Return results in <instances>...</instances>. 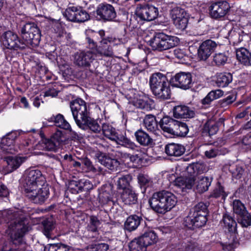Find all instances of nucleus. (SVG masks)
<instances>
[{
  "mask_svg": "<svg viewBox=\"0 0 251 251\" xmlns=\"http://www.w3.org/2000/svg\"><path fill=\"white\" fill-rule=\"evenodd\" d=\"M30 229L29 221L25 216L17 219L8 227L7 241L4 242L0 251H26L25 235Z\"/></svg>",
  "mask_w": 251,
  "mask_h": 251,
  "instance_id": "obj_1",
  "label": "nucleus"
},
{
  "mask_svg": "<svg viewBox=\"0 0 251 251\" xmlns=\"http://www.w3.org/2000/svg\"><path fill=\"white\" fill-rule=\"evenodd\" d=\"M70 107L76 125L83 130H90L94 133H100L101 126L99 122L101 120L94 119L90 116L89 104L80 98L72 100Z\"/></svg>",
  "mask_w": 251,
  "mask_h": 251,
  "instance_id": "obj_2",
  "label": "nucleus"
},
{
  "mask_svg": "<svg viewBox=\"0 0 251 251\" xmlns=\"http://www.w3.org/2000/svg\"><path fill=\"white\" fill-rule=\"evenodd\" d=\"M209 203L199 202L191 207L187 215L183 218V227L192 231L200 229L204 227L209 216Z\"/></svg>",
  "mask_w": 251,
  "mask_h": 251,
  "instance_id": "obj_3",
  "label": "nucleus"
},
{
  "mask_svg": "<svg viewBox=\"0 0 251 251\" xmlns=\"http://www.w3.org/2000/svg\"><path fill=\"white\" fill-rule=\"evenodd\" d=\"M220 224L228 240L224 243L221 242L220 245L224 251H232L240 245L237 222L234 215L227 211L223 212Z\"/></svg>",
  "mask_w": 251,
  "mask_h": 251,
  "instance_id": "obj_4",
  "label": "nucleus"
},
{
  "mask_svg": "<svg viewBox=\"0 0 251 251\" xmlns=\"http://www.w3.org/2000/svg\"><path fill=\"white\" fill-rule=\"evenodd\" d=\"M176 197L172 192L162 190L153 193L148 200L151 208L158 214H165L176 205Z\"/></svg>",
  "mask_w": 251,
  "mask_h": 251,
  "instance_id": "obj_5",
  "label": "nucleus"
},
{
  "mask_svg": "<svg viewBox=\"0 0 251 251\" xmlns=\"http://www.w3.org/2000/svg\"><path fill=\"white\" fill-rule=\"evenodd\" d=\"M17 29L26 46L36 48L39 45L41 32L36 23L22 21L18 24Z\"/></svg>",
  "mask_w": 251,
  "mask_h": 251,
  "instance_id": "obj_6",
  "label": "nucleus"
},
{
  "mask_svg": "<svg viewBox=\"0 0 251 251\" xmlns=\"http://www.w3.org/2000/svg\"><path fill=\"white\" fill-rule=\"evenodd\" d=\"M150 85L152 94L157 99L161 100L170 99L171 84L165 75L160 72L153 74L150 78Z\"/></svg>",
  "mask_w": 251,
  "mask_h": 251,
  "instance_id": "obj_7",
  "label": "nucleus"
},
{
  "mask_svg": "<svg viewBox=\"0 0 251 251\" xmlns=\"http://www.w3.org/2000/svg\"><path fill=\"white\" fill-rule=\"evenodd\" d=\"M180 42L179 38L175 36L168 35L163 32H154L148 44L153 50L162 51L177 46Z\"/></svg>",
  "mask_w": 251,
  "mask_h": 251,
  "instance_id": "obj_8",
  "label": "nucleus"
},
{
  "mask_svg": "<svg viewBox=\"0 0 251 251\" xmlns=\"http://www.w3.org/2000/svg\"><path fill=\"white\" fill-rule=\"evenodd\" d=\"M42 147L46 151H56L58 148L67 140V137L64 131L60 129L56 131L50 138L46 137L43 133H40Z\"/></svg>",
  "mask_w": 251,
  "mask_h": 251,
  "instance_id": "obj_9",
  "label": "nucleus"
},
{
  "mask_svg": "<svg viewBox=\"0 0 251 251\" xmlns=\"http://www.w3.org/2000/svg\"><path fill=\"white\" fill-rule=\"evenodd\" d=\"M47 183L46 177L39 170H31L26 173L23 190L43 187Z\"/></svg>",
  "mask_w": 251,
  "mask_h": 251,
  "instance_id": "obj_10",
  "label": "nucleus"
},
{
  "mask_svg": "<svg viewBox=\"0 0 251 251\" xmlns=\"http://www.w3.org/2000/svg\"><path fill=\"white\" fill-rule=\"evenodd\" d=\"M63 15L67 20L75 23H83L90 19V14L80 6L69 5Z\"/></svg>",
  "mask_w": 251,
  "mask_h": 251,
  "instance_id": "obj_11",
  "label": "nucleus"
},
{
  "mask_svg": "<svg viewBox=\"0 0 251 251\" xmlns=\"http://www.w3.org/2000/svg\"><path fill=\"white\" fill-rule=\"evenodd\" d=\"M94 15L97 21L106 23L114 21L117 15L113 6L104 2L98 5Z\"/></svg>",
  "mask_w": 251,
  "mask_h": 251,
  "instance_id": "obj_12",
  "label": "nucleus"
},
{
  "mask_svg": "<svg viewBox=\"0 0 251 251\" xmlns=\"http://www.w3.org/2000/svg\"><path fill=\"white\" fill-rule=\"evenodd\" d=\"M3 45L7 49L23 51L26 48V43L16 33L8 30L4 32L2 36Z\"/></svg>",
  "mask_w": 251,
  "mask_h": 251,
  "instance_id": "obj_13",
  "label": "nucleus"
},
{
  "mask_svg": "<svg viewBox=\"0 0 251 251\" xmlns=\"http://www.w3.org/2000/svg\"><path fill=\"white\" fill-rule=\"evenodd\" d=\"M23 191L25 197H26L30 201L35 204H43L48 199L50 195V190L48 184H45V186L43 187Z\"/></svg>",
  "mask_w": 251,
  "mask_h": 251,
  "instance_id": "obj_14",
  "label": "nucleus"
},
{
  "mask_svg": "<svg viewBox=\"0 0 251 251\" xmlns=\"http://www.w3.org/2000/svg\"><path fill=\"white\" fill-rule=\"evenodd\" d=\"M49 121L54 123L56 126L61 129L60 130L65 132V135L68 137L67 140L69 138L74 141L78 140V134L72 129L70 124L65 120L62 114L59 113L55 116L53 115L50 117Z\"/></svg>",
  "mask_w": 251,
  "mask_h": 251,
  "instance_id": "obj_15",
  "label": "nucleus"
},
{
  "mask_svg": "<svg viewBox=\"0 0 251 251\" xmlns=\"http://www.w3.org/2000/svg\"><path fill=\"white\" fill-rule=\"evenodd\" d=\"M171 15L173 23L176 28L181 30H184L186 28L189 14L185 9L178 6L175 7L171 10Z\"/></svg>",
  "mask_w": 251,
  "mask_h": 251,
  "instance_id": "obj_16",
  "label": "nucleus"
},
{
  "mask_svg": "<svg viewBox=\"0 0 251 251\" xmlns=\"http://www.w3.org/2000/svg\"><path fill=\"white\" fill-rule=\"evenodd\" d=\"M230 6L226 0H218L211 3L209 7V15L214 19L225 17L229 12Z\"/></svg>",
  "mask_w": 251,
  "mask_h": 251,
  "instance_id": "obj_17",
  "label": "nucleus"
},
{
  "mask_svg": "<svg viewBox=\"0 0 251 251\" xmlns=\"http://www.w3.org/2000/svg\"><path fill=\"white\" fill-rule=\"evenodd\" d=\"M137 18L141 21H151L158 15V8L149 3L140 4L136 11Z\"/></svg>",
  "mask_w": 251,
  "mask_h": 251,
  "instance_id": "obj_18",
  "label": "nucleus"
},
{
  "mask_svg": "<svg viewBox=\"0 0 251 251\" xmlns=\"http://www.w3.org/2000/svg\"><path fill=\"white\" fill-rule=\"evenodd\" d=\"M170 82L173 87L188 89L193 85L192 75L190 73L179 72L171 77Z\"/></svg>",
  "mask_w": 251,
  "mask_h": 251,
  "instance_id": "obj_19",
  "label": "nucleus"
},
{
  "mask_svg": "<svg viewBox=\"0 0 251 251\" xmlns=\"http://www.w3.org/2000/svg\"><path fill=\"white\" fill-rule=\"evenodd\" d=\"M225 119L220 118L217 122L208 120L203 125L201 130V135L203 138L211 137L217 133L219 130V126L224 125Z\"/></svg>",
  "mask_w": 251,
  "mask_h": 251,
  "instance_id": "obj_20",
  "label": "nucleus"
},
{
  "mask_svg": "<svg viewBox=\"0 0 251 251\" xmlns=\"http://www.w3.org/2000/svg\"><path fill=\"white\" fill-rule=\"evenodd\" d=\"M217 47V43L211 39L203 41L198 50V58L201 60L205 61L214 52Z\"/></svg>",
  "mask_w": 251,
  "mask_h": 251,
  "instance_id": "obj_21",
  "label": "nucleus"
},
{
  "mask_svg": "<svg viewBox=\"0 0 251 251\" xmlns=\"http://www.w3.org/2000/svg\"><path fill=\"white\" fill-rule=\"evenodd\" d=\"M96 156L99 162L103 166L112 171H116L120 165L118 159L112 158L109 153L98 151Z\"/></svg>",
  "mask_w": 251,
  "mask_h": 251,
  "instance_id": "obj_22",
  "label": "nucleus"
},
{
  "mask_svg": "<svg viewBox=\"0 0 251 251\" xmlns=\"http://www.w3.org/2000/svg\"><path fill=\"white\" fill-rule=\"evenodd\" d=\"M204 171L205 167L202 163H197L190 165L187 168V171L191 174H193V176L186 177L184 189H191L194 186L196 180L194 176L203 173Z\"/></svg>",
  "mask_w": 251,
  "mask_h": 251,
  "instance_id": "obj_23",
  "label": "nucleus"
},
{
  "mask_svg": "<svg viewBox=\"0 0 251 251\" xmlns=\"http://www.w3.org/2000/svg\"><path fill=\"white\" fill-rule=\"evenodd\" d=\"M133 105L137 108L149 111L154 108V100L148 95H139L132 101Z\"/></svg>",
  "mask_w": 251,
  "mask_h": 251,
  "instance_id": "obj_24",
  "label": "nucleus"
},
{
  "mask_svg": "<svg viewBox=\"0 0 251 251\" xmlns=\"http://www.w3.org/2000/svg\"><path fill=\"white\" fill-rule=\"evenodd\" d=\"M143 214L137 211L128 216L124 223V229L129 232L135 230L143 222Z\"/></svg>",
  "mask_w": 251,
  "mask_h": 251,
  "instance_id": "obj_25",
  "label": "nucleus"
},
{
  "mask_svg": "<svg viewBox=\"0 0 251 251\" xmlns=\"http://www.w3.org/2000/svg\"><path fill=\"white\" fill-rule=\"evenodd\" d=\"M95 55L91 51H82L75 54V62L78 66L87 68L95 60Z\"/></svg>",
  "mask_w": 251,
  "mask_h": 251,
  "instance_id": "obj_26",
  "label": "nucleus"
},
{
  "mask_svg": "<svg viewBox=\"0 0 251 251\" xmlns=\"http://www.w3.org/2000/svg\"><path fill=\"white\" fill-rule=\"evenodd\" d=\"M120 200L126 205L132 206L138 204V194L133 188L120 191Z\"/></svg>",
  "mask_w": 251,
  "mask_h": 251,
  "instance_id": "obj_27",
  "label": "nucleus"
},
{
  "mask_svg": "<svg viewBox=\"0 0 251 251\" xmlns=\"http://www.w3.org/2000/svg\"><path fill=\"white\" fill-rule=\"evenodd\" d=\"M233 80L232 74L229 72L217 73L213 77L214 84L218 87L225 88L229 85Z\"/></svg>",
  "mask_w": 251,
  "mask_h": 251,
  "instance_id": "obj_28",
  "label": "nucleus"
},
{
  "mask_svg": "<svg viewBox=\"0 0 251 251\" xmlns=\"http://www.w3.org/2000/svg\"><path fill=\"white\" fill-rule=\"evenodd\" d=\"M98 200L99 203L104 205L112 203L113 204V193L110 186L103 185L98 189Z\"/></svg>",
  "mask_w": 251,
  "mask_h": 251,
  "instance_id": "obj_29",
  "label": "nucleus"
},
{
  "mask_svg": "<svg viewBox=\"0 0 251 251\" xmlns=\"http://www.w3.org/2000/svg\"><path fill=\"white\" fill-rule=\"evenodd\" d=\"M173 116L176 119H187L193 118L195 115L194 110L185 105H178L173 109Z\"/></svg>",
  "mask_w": 251,
  "mask_h": 251,
  "instance_id": "obj_30",
  "label": "nucleus"
},
{
  "mask_svg": "<svg viewBox=\"0 0 251 251\" xmlns=\"http://www.w3.org/2000/svg\"><path fill=\"white\" fill-rule=\"evenodd\" d=\"M143 233L139 236V238L147 247L157 243L158 237L154 230L151 228H147L143 230Z\"/></svg>",
  "mask_w": 251,
  "mask_h": 251,
  "instance_id": "obj_31",
  "label": "nucleus"
},
{
  "mask_svg": "<svg viewBox=\"0 0 251 251\" xmlns=\"http://www.w3.org/2000/svg\"><path fill=\"white\" fill-rule=\"evenodd\" d=\"M185 150L183 145L175 143H168L165 147V152L171 156H180L184 154Z\"/></svg>",
  "mask_w": 251,
  "mask_h": 251,
  "instance_id": "obj_32",
  "label": "nucleus"
},
{
  "mask_svg": "<svg viewBox=\"0 0 251 251\" xmlns=\"http://www.w3.org/2000/svg\"><path fill=\"white\" fill-rule=\"evenodd\" d=\"M224 94V92L221 89L212 90L203 99L201 100V103L204 108H209L212 101L222 97Z\"/></svg>",
  "mask_w": 251,
  "mask_h": 251,
  "instance_id": "obj_33",
  "label": "nucleus"
},
{
  "mask_svg": "<svg viewBox=\"0 0 251 251\" xmlns=\"http://www.w3.org/2000/svg\"><path fill=\"white\" fill-rule=\"evenodd\" d=\"M112 141L116 142L119 145L131 150H135L138 147L134 142L126 137V133L123 134L122 133L117 132L116 136L112 138Z\"/></svg>",
  "mask_w": 251,
  "mask_h": 251,
  "instance_id": "obj_34",
  "label": "nucleus"
},
{
  "mask_svg": "<svg viewBox=\"0 0 251 251\" xmlns=\"http://www.w3.org/2000/svg\"><path fill=\"white\" fill-rule=\"evenodd\" d=\"M132 176L129 174L122 175L118 177V180L115 183L117 189L120 191H124L127 189L133 188L130 183L132 180Z\"/></svg>",
  "mask_w": 251,
  "mask_h": 251,
  "instance_id": "obj_35",
  "label": "nucleus"
},
{
  "mask_svg": "<svg viewBox=\"0 0 251 251\" xmlns=\"http://www.w3.org/2000/svg\"><path fill=\"white\" fill-rule=\"evenodd\" d=\"M88 184L89 185L90 183L89 181L87 180L82 179L77 181L72 180L69 182V187L72 193L77 194L89 190V188L86 187Z\"/></svg>",
  "mask_w": 251,
  "mask_h": 251,
  "instance_id": "obj_36",
  "label": "nucleus"
},
{
  "mask_svg": "<svg viewBox=\"0 0 251 251\" xmlns=\"http://www.w3.org/2000/svg\"><path fill=\"white\" fill-rule=\"evenodd\" d=\"M176 120L168 116H165L159 121L160 129L165 133L171 135Z\"/></svg>",
  "mask_w": 251,
  "mask_h": 251,
  "instance_id": "obj_37",
  "label": "nucleus"
},
{
  "mask_svg": "<svg viewBox=\"0 0 251 251\" xmlns=\"http://www.w3.org/2000/svg\"><path fill=\"white\" fill-rule=\"evenodd\" d=\"M129 160L132 163V167L134 168H140L145 165L147 159L146 154L141 151H137L136 153L131 155L129 154Z\"/></svg>",
  "mask_w": 251,
  "mask_h": 251,
  "instance_id": "obj_38",
  "label": "nucleus"
},
{
  "mask_svg": "<svg viewBox=\"0 0 251 251\" xmlns=\"http://www.w3.org/2000/svg\"><path fill=\"white\" fill-rule=\"evenodd\" d=\"M189 131V128L186 123L176 120V123H175L171 135L174 137L184 138L187 136Z\"/></svg>",
  "mask_w": 251,
  "mask_h": 251,
  "instance_id": "obj_39",
  "label": "nucleus"
},
{
  "mask_svg": "<svg viewBox=\"0 0 251 251\" xmlns=\"http://www.w3.org/2000/svg\"><path fill=\"white\" fill-rule=\"evenodd\" d=\"M134 136L138 143L144 146H152L154 143L153 139L145 131L140 129L134 133Z\"/></svg>",
  "mask_w": 251,
  "mask_h": 251,
  "instance_id": "obj_40",
  "label": "nucleus"
},
{
  "mask_svg": "<svg viewBox=\"0 0 251 251\" xmlns=\"http://www.w3.org/2000/svg\"><path fill=\"white\" fill-rule=\"evenodd\" d=\"M144 124L147 129L152 133H157L159 130V121L156 117L151 114L147 115L144 119Z\"/></svg>",
  "mask_w": 251,
  "mask_h": 251,
  "instance_id": "obj_41",
  "label": "nucleus"
},
{
  "mask_svg": "<svg viewBox=\"0 0 251 251\" xmlns=\"http://www.w3.org/2000/svg\"><path fill=\"white\" fill-rule=\"evenodd\" d=\"M237 59L241 64L245 66L251 65V52L245 48H240L236 50Z\"/></svg>",
  "mask_w": 251,
  "mask_h": 251,
  "instance_id": "obj_42",
  "label": "nucleus"
},
{
  "mask_svg": "<svg viewBox=\"0 0 251 251\" xmlns=\"http://www.w3.org/2000/svg\"><path fill=\"white\" fill-rule=\"evenodd\" d=\"M85 32L98 44L100 45L106 44V37H105V32L103 29H100L99 31H96L92 29L86 30Z\"/></svg>",
  "mask_w": 251,
  "mask_h": 251,
  "instance_id": "obj_43",
  "label": "nucleus"
},
{
  "mask_svg": "<svg viewBox=\"0 0 251 251\" xmlns=\"http://www.w3.org/2000/svg\"><path fill=\"white\" fill-rule=\"evenodd\" d=\"M213 178L212 177L204 176L199 179L196 186V190L200 194H202L208 190L211 185Z\"/></svg>",
  "mask_w": 251,
  "mask_h": 251,
  "instance_id": "obj_44",
  "label": "nucleus"
},
{
  "mask_svg": "<svg viewBox=\"0 0 251 251\" xmlns=\"http://www.w3.org/2000/svg\"><path fill=\"white\" fill-rule=\"evenodd\" d=\"M228 58L227 52L215 53L213 56V60L211 62L212 65L218 67L223 66L227 63Z\"/></svg>",
  "mask_w": 251,
  "mask_h": 251,
  "instance_id": "obj_45",
  "label": "nucleus"
},
{
  "mask_svg": "<svg viewBox=\"0 0 251 251\" xmlns=\"http://www.w3.org/2000/svg\"><path fill=\"white\" fill-rule=\"evenodd\" d=\"M6 160L7 163V169L9 173H12L17 170L23 162L22 158L17 156H7Z\"/></svg>",
  "mask_w": 251,
  "mask_h": 251,
  "instance_id": "obj_46",
  "label": "nucleus"
},
{
  "mask_svg": "<svg viewBox=\"0 0 251 251\" xmlns=\"http://www.w3.org/2000/svg\"><path fill=\"white\" fill-rule=\"evenodd\" d=\"M228 195V194L225 191V187L220 182H217V186L211 192L209 195V198L218 199L221 198V201H225Z\"/></svg>",
  "mask_w": 251,
  "mask_h": 251,
  "instance_id": "obj_47",
  "label": "nucleus"
},
{
  "mask_svg": "<svg viewBox=\"0 0 251 251\" xmlns=\"http://www.w3.org/2000/svg\"><path fill=\"white\" fill-rule=\"evenodd\" d=\"M236 219L237 223L243 228L251 226V213L248 211L236 216Z\"/></svg>",
  "mask_w": 251,
  "mask_h": 251,
  "instance_id": "obj_48",
  "label": "nucleus"
},
{
  "mask_svg": "<svg viewBox=\"0 0 251 251\" xmlns=\"http://www.w3.org/2000/svg\"><path fill=\"white\" fill-rule=\"evenodd\" d=\"M138 183L141 189V192L146 193L148 188L152 185V181L148 176L142 174H139L137 176Z\"/></svg>",
  "mask_w": 251,
  "mask_h": 251,
  "instance_id": "obj_49",
  "label": "nucleus"
},
{
  "mask_svg": "<svg viewBox=\"0 0 251 251\" xmlns=\"http://www.w3.org/2000/svg\"><path fill=\"white\" fill-rule=\"evenodd\" d=\"M101 222L99 217L96 215H92L89 216V223L87 225V229L88 231L95 234L98 232V227Z\"/></svg>",
  "mask_w": 251,
  "mask_h": 251,
  "instance_id": "obj_50",
  "label": "nucleus"
},
{
  "mask_svg": "<svg viewBox=\"0 0 251 251\" xmlns=\"http://www.w3.org/2000/svg\"><path fill=\"white\" fill-rule=\"evenodd\" d=\"M130 251H147V247L138 237L134 238L129 244Z\"/></svg>",
  "mask_w": 251,
  "mask_h": 251,
  "instance_id": "obj_51",
  "label": "nucleus"
},
{
  "mask_svg": "<svg viewBox=\"0 0 251 251\" xmlns=\"http://www.w3.org/2000/svg\"><path fill=\"white\" fill-rule=\"evenodd\" d=\"M101 131L106 138L111 141L112 138L114 137L117 133L116 129L109 124H103L101 126Z\"/></svg>",
  "mask_w": 251,
  "mask_h": 251,
  "instance_id": "obj_52",
  "label": "nucleus"
},
{
  "mask_svg": "<svg viewBox=\"0 0 251 251\" xmlns=\"http://www.w3.org/2000/svg\"><path fill=\"white\" fill-rule=\"evenodd\" d=\"M96 54H100L106 57H112L114 55L113 51L110 44L100 45L98 49Z\"/></svg>",
  "mask_w": 251,
  "mask_h": 251,
  "instance_id": "obj_53",
  "label": "nucleus"
},
{
  "mask_svg": "<svg viewBox=\"0 0 251 251\" xmlns=\"http://www.w3.org/2000/svg\"><path fill=\"white\" fill-rule=\"evenodd\" d=\"M85 47L89 49L90 50L88 51H91L92 53L96 55V52L98 51V49L99 46L98 44L94 41L85 32Z\"/></svg>",
  "mask_w": 251,
  "mask_h": 251,
  "instance_id": "obj_54",
  "label": "nucleus"
},
{
  "mask_svg": "<svg viewBox=\"0 0 251 251\" xmlns=\"http://www.w3.org/2000/svg\"><path fill=\"white\" fill-rule=\"evenodd\" d=\"M233 215H238L248 211L245 204L240 200H234L232 202Z\"/></svg>",
  "mask_w": 251,
  "mask_h": 251,
  "instance_id": "obj_55",
  "label": "nucleus"
},
{
  "mask_svg": "<svg viewBox=\"0 0 251 251\" xmlns=\"http://www.w3.org/2000/svg\"><path fill=\"white\" fill-rule=\"evenodd\" d=\"M43 226V233L47 237H50L51 236L52 230L55 228L54 223L52 221L46 219L42 222Z\"/></svg>",
  "mask_w": 251,
  "mask_h": 251,
  "instance_id": "obj_56",
  "label": "nucleus"
},
{
  "mask_svg": "<svg viewBox=\"0 0 251 251\" xmlns=\"http://www.w3.org/2000/svg\"><path fill=\"white\" fill-rule=\"evenodd\" d=\"M81 161V168H85L87 171L95 172L96 169L95 168L92 164V162L88 157L81 158L80 159Z\"/></svg>",
  "mask_w": 251,
  "mask_h": 251,
  "instance_id": "obj_57",
  "label": "nucleus"
},
{
  "mask_svg": "<svg viewBox=\"0 0 251 251\" xmlns=\"http://www.w3.org/2000/svg\"><path fill=\"white\" fill-rule=\"evenodd\" d=\"M61 164L63 166H67L69 169H71V165L74 159H78L75 155L66 154L63 156Z\"/></svg>",
  "mask_w": 251,
  "mask_h": 251,
  "instance_id": "obj_58",
  "label": "nucleus"
},
{
  "mask_svg": "<svg viewBox=\"0 0 251 251\" xmlns=\"http://www.w3.org/2000/svg\"><path fill=\"white\" fill-rule=\"evenodd\" d=\"M236 99V95L233 94H230L223 99L220 100L219 101V105L221 107H226L234 102Z\"/></svg>",
  "mask_w": 251,
  "mask_h": 251,
  "instance_id": "obj_59",
  "label": "nucleus"
},
{
  "mask_svg": "<svg viewBox=\"0 0 251 251\" xmlns=\"http://www.w3.org/2000/svg\"><path fill=\"white\" fill-rule=\"evenodd\" d=\"M15 142L13 139L8 138L7 136L5 135L1 139L0 146L3 150H8L7 147L13 145Z\"/></svg>",
  "mask_w": 251,
  "mask_h": 251,
  "instance_id": "obj_60",
  "label": "nucleus"
},
{
  "mask_svg": "<svg viewBox=\"0 0 251 251\" xmlns=\"http://www.w3.org/2000/svg\"><path fill=\"white\" fill-rule=\"evenodd\" d=\"M106 40L105 44H110L111 45H113L114 46L123 44L125 42V39L122 38H116L112 36L106 37Z\"/></svg>",
  "mask_w": 251,
  "mask_h": 251,
  "instance_id": "obj_61",
  "label": "nucleus"
},
{
  "mask_svg": "<svg viewBox=\"0 0 251 251\" xmlns=\"http://www.w3.org/2000/svg\"><path fill=\"white\" fill-rule=\"evenodd\" d=\"M91 249L92 251H107L109 249V245L106 243H98L91 245Z\"/></svg>",
  "mask_w": 251,
  "mask_h": 251,
  "instance_id": "obj_62",
  "label": "nucleus"
},
{
  "mask_svg": "<svg viewBox=\"0 0 251 251\" xmlns=\"http://www.w3.org/2000/svg\"><path fill=\"white\" fill-rule=\"evenodd\" d=\"M204 154L208 158H212L220 155V151L217 148H213L205 151Z\"/></svg>",
  "mask_w": 251,
  "mask_h": 251,
  "instance_id": "obj_63",
  "label": "nucleus"
},
{
  "mask_svg": "<svg viewBox=\"0 0 251 251\" xmlns=\"http://www.w3.org/2000/svg\"><path fill=\"white\" fill-rule=\"evenodd\" d=\"M58 243L48 244L44 247V251H57Z\"/></svg>",
  "mask_w": 251,
  "mask_h": 251,
  "instance_id": "obj_64",
  "label": "nucleus"
}]
</instances>
